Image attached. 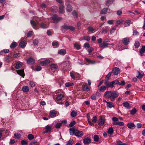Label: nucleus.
I'll list each match as a JSON object with an SVG mask.
<instances>
[{"label":"nucleus","instance_id":"nucleus-25","mask_svg":"<svg viewBox=\"0 0 145 145\" xmlns=\"http://www.w3.org/2000/svg\"><path fill=\"white\" fill-rule=\"evenodd\" d=\"M82 89L84 91H88L89 90V89L87 84H83L82 86Z\"/></svg>","mask_w":145,"mask_h":145},{"label":"nucleus","instance_id":"nucleus-16","mask_svg":"<svg viewBox=\"0 0 145 145\" xmlns=\"http://www.w3.org/2000/svg\"><path fill=\"white\" fill-rule=\"evenodd\" d=\"M133 23H131V21L130 20H127L124 21L123 23V25L124 27H126L130 26L131 24H132Z\"/></svg>","mask_w":145,"mask_h":145},{"label":"nucleus","instance_id":"nucleus-41","mask_svg":"<svg viewBox=\"0 0 145 145\" xmlns=\"http://www.w3.org/2000/svg\"><path fill=\"white\" fill-rule=\"evenodd\" d=\"M123 22V20L122 19H120L117 21L116 22V24L115 26H117L121 24Z\"/></svg>","mask_w":145,"mask_h":145},{"label":"nucleus","instance_id":"nucleus-35","mask_svg":"<svg viewBox=\"0 0 145 145\" xmlns=\"http://www.w3.org/2000/svg\"><path fill=\"white\" fill-rule=\"evenodd\" d=\"M108 8H105L101 10V14H106L108 10Z\"/></svg>","mask_w":145,"mask_h":145},{"label":"nucleus","instance_id":"nucleus-55","mask_svg":"<svg viewBox=\"0 0 145 145\" xmlns=\"http://www.w3.org/2000/svg\"><path fill=\"white\" fill-rule=\"evenodd\" d=\"M61 125H62L61 123H58L55 125V127L56 129H59V128H60Z\"/></svg>","mask_w":145,"mask_h":145},{"label":"nucleus","instance_id":"nucleus-64","mask_svg":"<svg viewBox=\"0 0 145 145\" xmlns=\"http://www.w3.org/2000/svg\"><path fill=\"white\" fill-rule=\"evenodd\" d=\"M72 15H73L74 16H75L76 18H78V14L74 10L72 12Z\"/></svg>","mask_w":145,"mask_h":145},{"label":"nucleus","instance_id":"nucleus-33","mask_svg":"<svg viewBox=\"0 0 145 145\" xmlns=\"http://www.w3.org/2000/svg\"><path fill=\"white\" fill-rule=\"evenodd\" d=\"M25 46V43L24 41H22L20 42L19 44V46L21 48H24Z\"/></svg>","mask_w":145,"mask_h":145},{"label":"nucleus","instance_id":"nucleus-19","mask_svg":"<svg viewBox=\"0 0 145 145\" xmlns=\"http://www.w3.org/2000/svg\"><path fill=\"white\" fill-rule=\"evenodd\" d=\"M16 71L18 74L21 76L22 77H24L25 74L23 69L20 70Z\"/></svg>","mask_w":145,"mask_h":145},{"label":"nucleus","instance_id":"nucleus-1","mask_svg":"<svg viewBox=\"0 0 145 145\" xmlns=\"http://www.w3.org/2000/svg\"><path fill=\"white\" fill-rule=\"evenodd\" d=\"M64 95L62 93L58 94L56 95L54 99L55 100L56 103L59 104H62V103L60 102L64 98Z\"/></svg>","mask_w":145,"mask_h":145},{"label":"nucleus","instance_id":"nucleus-54","mask_svg":"<svg viewBox=\"0 0 145 145\" xmlns=\"http://www.w3.org/2000/svg\"><path fill=\"white\" fill-rule=\"evenodd\" d=\"M140 46V43L138 41H136L134 44V46L135 48H138Z\"/></svg>","mask_w":145,"mask_h":145},{"label":"nucleus","instance_id":"nucleus-37","mask_svg":"<svg viewBox=\"0 0 145 145\" xmlns=\"http://www.w3.org/2000/svg\"><path fill=\"white\" fill-rule=\"evenodd\" d=\"M113 0H106V4L107 6H109L112 3Z\"/></svg>","mask_w":145,"mask_h":145},{"label":"nucleus","instance_id":"nucleus-14","mask_svg":"<svg viewBox=\"0 0 145 145\" xmlns=\"http://www.w3.org/2000/svg\"><path fill=\"white\" fill-rule=\"evenodd\" d=\"M105 84L107 88H112L114 86L112 81L110 82H106Z\"/></svg>","mask_w":145,"mask_h":145},{"label":"nucleus","instance_id":"nucleus-23","mask_svg":"<svg viewBox=\"0 0 145 145\" xmlns=\"http://www.w3.org/2000/svg\"><path fill=\"white\" fill-rule=\"evenodd\" d=\"M90 38L89 36H84L80 38L79 39V40L81 41L84 40L88 41L90 40Z\"/></svg>","mask_w":145,"mask_h":145},{"label":"nucleus","instance_id":"nucleus-60","mask_svg":"<svg viewBox=\"0 0 145 145\" xmlns=\"http://www.w3.org/2000/svg\"><path fill=\"white\" fill-rule=\"evenodd\" d=\"M85 59L87 62H89L91 63H95L94 62H93V61H92L87 58H85Z\"/></svg>","mask_w":145,"mask_h":145},{"label":"nucleus","instance_id":"nucleus-26","mask_svg":"<svg viewBox=\"0 0 145 145\" xmlns=\"http://www.w3.org/2000/svg\"><path fill=\"white\" fill-rule=\"evenodd\" d=\"M123 106L127 109H129L130 107L129 103L127 102H125L123 104Z\"/></svg>","mask_w":145,"mask_h":145},{"label":"nucleus","instance_id":"nucleus-47","mask_svg":"<svg viewBox=\"0 0 145 145\" xmlns=\"http://www.w3.org/2000/svg\"><path fill=\"white\" fill-rule=\"evenodd\" d=\"M99 136L97 135H95L94 136L93 140L95 142H97L99 140Z\"/></svg>","mask_w":145,"mask_h":145},{"label":"nucleus","instance_id":"nucleus-40","mask_svg":"<svg viewBox=\"0 0 145 145\" xmlns=\"http://www.w3.org/2000/svg\"><path fill=\"white\" fill-rule=\"evenodd\" d=\"M17 43L16 42H13L11 44L10 47L11 48H14L17 46Z\"/></svg>","mask_w":145,"mask_h":145},{"label":"nucleus","instance_id":"nucleus-36","mask_svg":"<svg viewBox=\"0 0 145 145\" xmlns=\"http://www.w3.org/2000/svg\"><path fill=\"white\" fill-rule=\"evenodd\" d=\"M48 24L45 23H42L41 25V28L45 29L48 27Z\"/></svg>","mask_w":145,"mask_h":145},{"label":"nucleus","instance_id":"nucleus-21","mask_svg":"<svg viewBox=\"0 0 145 145\" xmlns=\"http://www.w3.org/2000/svg\"><path fill=\"white\" fill-rule=\"evenodd\" d=\"M106 86H102L100 87L98 89V91L100 92H104L106 89Z\"/></svg>","mask_w":145,"mask_h":145},{"label":"nucleus","instance_id":"nucleus-43","mask_svg":"<svg viewBox=\"0 0 145 145\" xmlns=\"http://www.w3.org/2000/svg\"><path fill=\"white\" fill-rule=\"evenodd\" d=\"M72 10V6L69 5H68L67 6V12H70Z\"/></svg>","mask_w":145,"mask_h":145},{"label":"nucleus","instance_id":"nucleus-49","mask_svg":"<svg viewBox=\"0 0 145 145\" xmlns=\"http://www.w3.org/2000/svg\"><path fill=\"white\" fill-rule=\"evenodd\" d=\"M29 84L31 87H33L35 85V83L33 81H31L29 82Z\"/></svg>","mask_w":145,"mask_h":145},{"label":"nucleus","instance_id":"nucleus-5","mask_svg":"<svg viewBox=\"0 0 145 145\" xmlns=\"http://www.w3.org/2000/svg\"><path fill=\"white\" fill-rule=\"evenodd\" d=\"M62 27L64 29L66 30L70 29V30L73 31L75 29L74 27L71 26H68L66 25H63Z\"/></svg>","mask_w":145,"mask_h":145},{"label":"nucleus","instance_id":"nucleus-6","mask_svg":"<svg viewBox=\"0 0 145 145\" xmlns=\"http://www.w3.org/2000/svg\"><path fill=\"white\" fill-rule=\"evenodd\" d=\"M130 39L129 38H124L122 40L123 44L125 45H128L130 42Z\"/></svg>","mask_w":145,"mask_h":145},{"label":"nucleus","instance_id":"nucleus-51","mask_svg":"<svg viewBox=\"0 0 145 145\" xmlns=\"http://www.w3.org/2000/svg\"><path fill=\"white\" fill-rule=\"evenodd\" d=\"M65 86L66 87L72 86L74 85L73 83H71L69 82L66 83L65 84Z\"/></svg>","mask_w":145,"mask_h":145},{"label":"nucleus","instance_id":"nucleus-9","mask_svg":"<svg viewBox=\"0 0 145 145\" xmlns=\"http://www.w3.org/2000/svg\"><path fill=\"white\" fill-rule=\"evenodd\" d=\"M105 121V118L100 117L99 119L98 125L100 126H103L104 124Z\"/></svg>","mask_w":145,"mask_h":145},{"label":"nucleus","instance_id":"nucleus-38","mask_svg":"<svg viewBox=\"0 0 145 145\" xmlns=\"http://www.w3.org/2000/svg\"><path fill=\"white\" fill-rule=\"evenodd\" d=\"M127 126L129 129H131L132 127L135 126L134 124L132 123H129L127 124Z\"/></svg>","mask_w":145,"mask_h":145},{"label":"nucleus","instance_id":"nucleus-3","mask_svg":"<svg viewBox=\"0 0 145 145\" xmlns=\"http://www.w3.org/2000/svg\"><path fill=\"white\" fill-rule=\"evenodd\" d=\"M113 74L114 75H116L119 74L120 72V69L117 67H114L112 70Z\"/></svg>","mask_w":145,"mask_h":145},{"label":"nucleus","instance_id":"nucleus-58","mask_svg":"<svg viewBox=\"0 0 145 145\" xmlns=\"http://www.w3.org/2000/svg\"><path fill=\"white\" fill-rule=\"evenodd\" d=\"M88 29V31L90 32H93L95 30L94 29L91 27H89Z\"/></svg>","mask_w":145,"mask_h":145},{"label":"nucleus","instance_id":"nucleus-18","mask_svg":"<svg viewBox=\"0 0 145 145\" xmlns=\"http://www.w3.org/2000/svg\"><path fill=\"white\" fill-rule=\"evenodd\" d=\"M52 130V127L48 125H47L45 127V133H48L51 132Z\"/></svg>","mask_w":145,"mask_h":145},{"label":"nucleus","instance_id":"nucleus-12","mask_svg":"<svg viewBox=\"0 0 145 145\" xmlns=\"http://www.w3.org/2000/svg\"><path fill=\"white\" fill-rule=\"evenodd\" d=\"M110 29V27L108 26H106L105 27H103L101 30V33H107L108 31Z\"/></svg>","mask_w":145,"mask_h":145},{"label":"nucleus","instance_id":"nucleus-39","mask_svg":"<svg viewBox=\"0 0 145 145\" xmlns=\"http://www.w3.org/2000/svg\"><path fill=\"white\" fill-rule=\"evenodd\" d=\"M137 110L135 108H134L133 109L130 111V114L133 115L136 113L137 112Z\"/></svg>","mask_w":145,"mask_h":145},{"label":"nucleus","instance_id":"nucleus-46","mask_svg":"<svg viewBox=\"0 0 145 145\" xmlns=\"http://www.w3.org/2000/svg\"><path fill=\"white\" fill-rule=\"evenodd\" d=\"M76 73L74 72L73 73L72 72H71L70 73V76L74 80L75 78V75Z\"/></svg>","mask_w":145,"mask_h":145},{"label":"nucleus","instance_id":"nucleus-17","mask_svg":"<svg viewBox=\"0 0 145 145\" xmlns=\"http://www.w3.org/2000/svg\"><path fill=\"white\" fill-rule=\"evenodd\" d=\"M35 60L31 58H30L27 60V63L30 64H33L35 63Z\"/></svg>","mask_w":145,"mask_h":145},{"label":"nucleus","instance_id":"nucleus-27","mask_svg":"<svg viewBox=\"0 0 145 145\" xmlns=\"http://www.w3.org/2000/svg\"><path fill=\"white\" fill-rule=\"evenodd\" d=\"M22 66V63L20 61H18L16 63L15 68L16 69H18L20 68Z\"/></svg>","mask_w":145,"mask_h":145},{"label":"nucleus","instance_id":"nucleus-29","mask_svg":"<svg viewBox=\"0 0 145 145\" xmlns=\"http://www.w3.org/2000/svg\"><path fill=\"white\" fill-rule=\"evenodd\" d=\"M22 90L24 92H27L29 91V88L28 86H25L22 87Z\"/></svg>","mask_w":145,"mask_h":145},{"label":"nucleus","instance_id":"nucleus-59","mask_svg":"<svg viewBox=\"0 0 145 145\" xmlns=\"http://www.w3.org/2000/svg\"><path fill=\"white\" fill-rule=\"evenodd\" d=\"M133 34L134 36H137L139 35V33L136 30H133Z\"/></svg>","mask_w":145,"mask_h":145},{"label":"nucleus","instance_id":"nucleus-7","mask_svg":"<svg viewBox=\"0 0 145 145\" xmlns=\"http://www.w3.org/2000/svg\"><path fill=\"white\" fill-rule=\"evenodd\" d=\"M52 19L56 22H58L62 19V18L58 17L57 15L54 14L51 17Z\"/></svg>","mask_w":145,"mask_h":145},{"label":"nucleus","instance_id":"nucleus-4","mask_svg":"<svg viewBox=\"0 0 145 145\" xmlns=\"http://www.w3.org/2000/svg\"><path fill=\"white\" fill-rule=\"evenodd\" d=\"M84 133L82 131L76 130L75 135L78 137H80L83 136Z\"/></svg>","mask_w":145,"mask_h":145},{"label":"nucleus","instance_id":"nucleus-61","mask_svg":"<svg viewBox=\"0 0 145 145\" xmlns=\"http://www.w3.org/2000/svg\"><path fill=\"white\" fill-rule=\"evenodd\" d=\"M21 142L22 145H26L27 144V142L26 140H22Z\"/></svg>","mask_w":145,"mask_h":145},{"label":"nucleus","instance_id":"nucleus-10","mask_svg":"<svg viewBox=\"0 0 145 145\" xmlns=\"http://www.w3.org/2000/svg\"><path fill=\"white\" fill-rule=\"evenodd\" d=\"M50 62V60L49 59H46V60L40 62V65L43 66H44L48 64Z\"/></svg>","mask_w":145,"mask_h":145},{"label":"nucleus","instance_id":"nucleus-32","mask_svg":"<svg viewBox=\"0 0 145 145\" xmlns=\"http://www.w3.org/2000/svg\"><path fill=\"white\" fill-rule=\"evenodd\" d=\"M76 131V130H75L74 128L70 129L69 130L70 135H73L74 134L75 135Z\"/></svg>","mask_w":145,"mask_h":145},{"label":"nucleus","instance_id":"nucleus-50","mask_svg":"<svg viewBox=\"0 0 145 145\" xmlns=\"http://www.w3.org/2000/svg\"><path fill=\"white\" fill-rule=\"evenodd\" d=\"M74 141L72 140H70L68 141L65 145H72Z\"/></svg>","mask_w":145,"mask_h":145},{"label":"nucleus","instance_id":"nucleus-13","mask_svg":"<svg viewBox=\"0 0 145 145\" xmlns=\"http://www.w3.org/2000/svg\"><path fill=\"white\" fill-rule=\"evenodd\" d=\"M57 112L55 110H51L49 113V115L52 118L55 117L56 116Z\"/></svg>","mask_w":145,"mask_h":145},{"label":"nucleus","instance_id":"nucleus-24","mask_svg":"<svg viewBox=\"0 0 145 145\" xmlns=\"http://www.w3.org/2000/svg\"><path fill=\"white\" fill-rule=\"evenodd\" d=\"M145 52V46H142L141 49H140L139 53L141 56H142L144 53Z\"/></svg>","mask_w":145,"mask_h":145},{"label":"nucleus","instance_id":"nucleus-56","mask_svg":"<svg viewBox=\"0 0 145 145\" xmlns=\"http://www.w3.org/2000/svg\"><path fill=\"white\" fill-rule=\"evenodd\" d=\"M97 95L95 94L92 95L91 97V98L93 100H96L97 99Z\"/></svg>","mask_w":145,"mask_h":145},{"label":"nucleus","instance_id":"nucleus-53","mask_svg":"<svg viewBox=\"0 0 145 145\" xmlns=\"http://www.w3.org/2000/svg\"><path fill=\"white\" fill-rule=\"evenodd\" d=\"M137 74L138 75L137 76V77L138 78H141L143 76V74H141L138 71L137 72Z\"/></svg>","mask_w":145,"mask_h":145},{"label":"nucleus","instance_id":"nucleus-42","mask_svg":"<svg viewBox=\"0 0 145 145\" xmlns=\"http://www.w3.org/2000/svg\"><path fill=\"white\" fill-rule=\"evenodd\" d=\"M31 23L33 27L35 29H36V22L33 20H31Z\"/></svg>","mask_w":145,"mask_h":145},{"label":"nucleus","instance_id":"nucleus-34","mask_svg":"<svg viewBox=\"0 0 145 145\" xmlns=\"http://www.w3.org/2000/svg\"><path fill=\"white\" fill-rule=\"evenodd\" d=\"M114 132V130L112 127L109 128L108 130V133L110 135H112Z\"/></svg>","mask_w":145,"mask_h":145},{"label":"nucleus","instance_id":"nucleus-44","mask_svg":"<svg viewBox=\"0 0 145 145\" xmlns=\"http://www.w3.org/2000/svg\"><path fill=\"white\" fill-rule=\"evenodd\" d=\"M14 136L15 138L16 139H19L21 136L20 134L19 133H15L14 135Z\"/></svg>","mask_w":145,"mask_h":145},{"label":"nucleus","instance_id":"nucleus-45","mask_svg":"<svg viewBox=\"0 0 145 145\" xmlns=\"http://www.w3.org/2000/svg\"><path fill=\"white\" fill-rule=\"evenodd\" d=\"M77 112L74 110H73L71 113V115L72 117H75L76 116Z\"/></svg>","mask_w":145,"mask_h":145},{"label":"nucleus","instance_id":"nucleus-20","mask_svg":"<svg viewBox=\"0 0 145 145\" xmlns=\"http://www.w3.org/2000/svg\"><path fill=\"white\" fill-rule=\"evenodd\" d=\"M50 66L51 70L53 71H55L58 68V66L57 65L54 64H52L50 65Z\"/></svg>","mask_w":145,"mask_h":145},{"label":"nucleus","instance_id":"nucleus-48","mask_svg":"<svg viewBox=\"0 0 145 145\" xmlns=\"http://www.w3.org/2000/svg\"><path fill=\"white\" fill-rule=\"evenodd\" d=\"M74 46L77 50H79L81 48V46L77 43H75L74 45Z\"/></svg>","mask_w":145,"mask_h":145},{"label":"nucleus","instance_id":"nucleus-8","mask_svg":"<svg viewBox=\"0 0 145 145\" xmlns=\"http://www.w3.org/2000/svg\"><path fill=\"white\" fill-rule=\"evenodd\" d=\"M112 92L110 91H106L104 94V96L106 98H111Z\"/></svg>","mask_w":145,"mask_h":145},{"label":"nucleus","instance_id":"nucleus-63","mask_svg":"<svg viewBox=\"0 0 145 145\" xmlns=\"http://www.w3.org/2000/svg\"><path fill=\"white\" fill-rule=\"evenodd\" d=\"M75 124L76 122L75 121H72L69 124V126L70 127H72Z\"/></svg>","mask_w":145,"mask_h":145},{"label":"nucleus","instance_id":"nucleus-57","mask_svg":"<svg viewBox=\"0 0 145 145\" xmlns=\"http://www.w3.org/2000/svg\"><path fill=\"white\" fill-rule=\"evenodd\" d=\"M116 29V26L114 27H113L112 28H111L110 29V33L111 34H112V33H114V31H115V30Z\"/></svg>","mask_w":145,"mask_h":145},{"label":"nucleus","instance_id":"nucleus-62","mask_svg":"<svg viewBox=\"0 0 145 145\" xmlns=\"http://www.w3.org/2000/svg\"><path fill=\"white\" fill-rule=\"evenodd\" d=\"M114 21L113 20H110L107 21V23L109 25H112L113 24Z\"/></svg>","mask_w":145,"mask_h":145},{"label":"nucleus","instance_id":"nucleus-31","mask_svg":"<svg viewBox=\"0 0 145 145\" xmlns=\"http://www.w3.org/2000/svg\"><path fill=\"white\" fill-rule=\"evenodd\" d=\"M112 74V72H109L108 74L106 76L105 80L106 82H107L109 79V78Z\"/></svg>","mask_w":145,"mask_h":145},{"label":"nucleus","instance_id":"nucleus-2","mask_svg":"<svg viewBox=\"0 0 145 145\" xmlns=\"http://www.w3.org/2000/svg\"><path fill=\"white\" fill-rule=\"evenodd\" d=\"M119 95V93L116 91H114L112 92L111 98H110L111 101H114L115 100V99Z\"/></svg>","mask_w":145,"mask_h":145},{"label":"nucleus","instance_id":"nucleus-15","mask_svg":"<svg viewBox=\"0 0 145 145\" xmlns=\"http://www.w3.org/2000/svg\"><path fill=\"white\" fill-rule=\"evenodd\" d=\"M108 45V43H106L105 42H103V43H101L99 44V47L102 48H105L107 47Z\"/></svg>","mask_w":145,"mask_h":145},{"label":"nucleus","instance_id":"nucleus-52","mask_svg":"<svg viewBox=\"0 0 145 145\" xmlns=\"http://www.w3.org/2000/svg\"><path fill=\"white\" fill-rule=\"evenodd\" d=\"M27 138L29 140H32L34 138V135L31 134H29L27 136Z\"/></svg>","mask_w":145,"mask_h":145},{"label":"nucleus","instance_id":"nucleus-11","mask_svg":"<svg viewBox=\"0 0 145 145\" xmlns=\"http://www.w3.org/2000/svg\"><path fill=\"white\" fill-rule=\"evenodd\" d=\"M91 139L88 137H87L83 139V142L85 144L88 145L91 142Z\"/></svg>","mask_w":145,"mask_h":145},{"label":"nucleus","instance_id":"nucleus-22","mask_svg":"<svg viewBox=\"0 0 145 145\" xmlns=\"http://www.w3.org/2000/svg\"><path fill=\"white\" fill-rule=\"evenodd\" d=\"M106 107L107 108H111L114 107V104L112 102H106Z\"/></svg>","mask_w":145,"mask_h":145},{"label":"nucleus","instance_id":"nucleus-30","mask_svg":"<svg viewBox=\"0 0 145 145\" xmlns=\"http://www.w3.org/2000/svg\"><path fill=\"white\" fill-rule=\"evenodd\" d=\"M58 53L61 55H64L66 53V51L65 49H62L59 50L58 52Z\"/></svg>","mask_w":145,"mask_h":145},{"label":"nucleus","instance_id":"nucleus-28","mask_svg":"<svg viewBox=\"0 0 145 145\" xmlns=\"http://www.w3.org/2000/svg\"><path fill=\"white\" fill-rule=\"evenodd\" d=\"M59 13H62L64 12L65 11L64 10V6L63 5H60L59 6Z\"/></svg>","mask_w":145,"mask_h":145}]
</instances>
